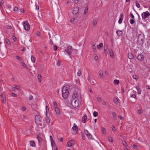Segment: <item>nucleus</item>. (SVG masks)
<instances>
[{"instance_id": "42", "label": "nucleus", "mask_w": 150, "mask_h": 150, "mask_svg": "<svg viewBox=\"0 0 150 150\" xmlns=\"http://www.w3.org/2000/svg\"><path fill=\"white\" fill-rule=\"evenodd\" d=\"M122 143L123 146H125L127 147V145L126 142L125 141H123L122 142Z\"/></svg>"}, {"instance_id": "34", "label": "nucleus", "mask_w": 150, "mask_h": 150, "mask_svg": "<svg viewBox=\"0 0 150 150\" xmlns=\"http://www.w3.org/2000/svg\"><path fill=\"white\" fill-rule=\"evenodd\" d=\"M94 59L95 60H96V61L97 60V59H98V56H97V54H94Z\"/></svg>"}, {"instance_id": "40", "label": "nucleus", "mask_w": 150, "mask_h": 150, "mask_svg": "<svg viewBox=\"0 0 150 150\" xmlns=\"http://www.w3.org/2000/svg\"><path fill=\"white\" fill-rule=\"evenodd\" d=\"M133 19L130 20V23L132 24H134V23L135 21Z\"/></svg>"}, {"instance_id": "51", "label": "nucleus", "mask_w": 150, "mask_h": 150, "mask_svg": "<svg viewBox=\"0 0 150 150\" xmlns=\"http://www.w3.org/2000/svg\"><path fill=\"white\" fill-rule=\"evenodd\" d=\"M54 51H56L57 50V46L56 45H54Z\"/></svg>"}, {"instance_id": "7", "label": "nucleus", "mask_w": 150, "mask_h": 150, "mask_svg": "<svg viewBox=\"0 0 150 150\" xmlns=\"http://www.w3.org/2000/svg\"><path fill=\"white\" fill-rule=\"evenodd\" d=\"M23 25L24 29L28 31L30 29V25L27 21H25L23 22Z\"/></svg>"}, {"instance_id": "21", "label": "nucleus", "mask_w": 150, "mask_h": 150, "mask_svg": "<svg viewBox=\"0 0 150 150\" xmlns=\"http://www.w3.org/2000/svg\"><path fill=\"white\" fill-rule=\"evenodd\" d=\"M30 146L32 147H34L35 146V143L34 141L32 140L30 141Z\"/></svg>"}, {"instance_id": "22", "label": "nucleus", "mask_w": 150, "mask_h": 150, "mask_svg": "<svg viewBox=\"0 0 150 150\" xmlns=\"http://www.w3.org/2000/svg\"><path fill=\"white\" fill-rule=\"evenodd\" d=\"M109 53L110 54V56L111 57H113L114 56L113 52L112 50H110Z\"/></svg>"}, {"instance_id": "52", "label": "nucleus", "mask_w": 150, "mask_h": 150, "mask_svg": "<svg viewBox=\"0 0 150 150\" xmlns=\"http://www.w3.org/2000/svg\"><path fill=\"white\" fill-rule=\"evenodd\" d=\"M18 9V8L17 7H15L13 9V10L14 11H17Z\"/></svg>"}, {"instance_id": "31", "label": "nucleus", "mask_w": 150, "mask_h": 150, "mask_svg": "<svg viewBox=\"0 0 150 150\" xmlns=\"http://www.w3.org/2000/svg\"><path fill=\"white\" fill-rule=\"evenodd\" d=\"M120 82L118 80L115 79L114 81V83L118 85L119 83Z\"/></svg>"}, {"instance_id": "13", "label": "nucleus", "mask_w": 150, "mask_h": 150, "mask_svg": "<svg viewBox=\"0 0 150 150\" xmlns=\"http://www.w3.org/2000/svg\"><path fill=\"white\" fill-rule=\"evenodd\" d=\"M74 142L73 140H70L67 143V145L68 147H70L72 146Z\"/></svg>"}, {"instance_id": "58", "label": "nucleus", "mask_w": 150, "mask_h": 150, "mask_svg": "<svg viewBox=\"0 0 150 150\" xmlns=\"http://www.w3.org/2000/svg\"><path fill=\"white\" fill-rule=\"evenodd\" d=\"M109 140L111 142H112L113 141V139L111 137H109L108 138Z\"/></svg>"}, {"instance_id": "20", "label": "nucleus", "mask_w": 150, "mask_h": 150, "mask_svg": "<svg viewBox=\"0 0 150 150\" xmlns=\"http://www.w3.org/2000/svg\"><path fill=\"white\" fill-rule=\"evenodd\" d=\"M88 135L86 136L87 138L89 140L92 139H93L92 135L90 133L88 134Z\"/></svg>"}, {"instance_id": "47", "label": "nucleus", "mask_w": 150, "mask_h": 150, "mask_svg": "<svg viewBox=\"0 0 150 150\" xmlns=\"http://www.w3.org/2000/svg\"><path fill=\"white\" fill-rule=\"evenodd\" d=\"M93 50L95 51L96 50V46L95 45H93Z\"/></svg>"}, {"instance_id": "55", "label": "nucleus", "mask_w": 150, "mask_h": 150, "mask_svg": "<svg viewBox=\"0 0 150 150\" xmlns=\"http://www.w3.org/2000/svg\"><path fill=\"white\" fill-rule=\"evenodd\" d=\"M11 94H12V96L13 97H16L17 96V94L15 93H11Z\"/></svg>"}, {"instance_id": "25", "label": "nucleus", "mask_w": 150, "mask_h": 150, "mask_svg": "<svg viewBox=\"0 0 150 150\" xmlns=\"http://www.w3.org/2000/svg\"><path fill=\"white\" fill-rule=\"evenodd\" d=\"M37 139H38L39 143H40L41 142L42 139L40 135H38L37 136Z\"/></svg>"}, {"instance_id": "16", "label": "nucleus", "mask_w": 150, "mask_h": 150, "mask_svg": "<svg viewBox=\"0 0 150 150\" xmlns=\"http://www.w3.org/2000/svg\"><path fill=\"white\" fill-rule=\"evenodd\" d=\"M116 33L118 36H121L122 35L123 32L121 30H117L116 31Z\"/></svg>"}, {"instance_id": "57", "label": "nucleus", "mask_w": 150, "mask_h": 150, "mask_svg": "<svg viewBox=\"0 0 150 150\" xmlns=\"http://www.w3.org/2000/svg\"><path fill=\"white\" fill-rule=\"evenodd\" d=\"M72 1L75 3L77 4L78 3L79 1L78 0H72Z\"/></svg>"}, {"instance_id": "56", "label": "nucleus", "mask_w": 150, "mask_h": 150, "mask_svg": "<svg viewBox=\"0 0 150 150\" xmlns=\"http://www.w3.org/2000/svg\"><path fill=\"white\" fill-rule=\"evenodd\" d=\"M102 131L103 134H105V129L104 128H103V127L102 128Z\"/></svg>"}, {"instance_id": "44", "label": "nucleus", "mask_w": 150, "mask_h": 150, "mask_svg": "<svg viewBox=\"0 0 150 150\" xmlns=\"http://www.w3.org/2000/svg\"><path fill=\"white\" fill-rule=\"evenodd\" d=\"M130 17L132 19H134V16L132 13H130Z\"/></svg>"}, {"instance_id": "35", "label": "nucleus", "mask_w": 150, "mask_h": 150, "mask_svg": "<svg viewBox=\"0 0 150 150\" xmlns=\"http://www.w3.org/2000/svg\"><path fill=\"white\" fill-rule=\"evenodd\" d=\"M21 64L22 66L26 68L27 67V66L26 65V64L24 62H22L21 63Z\"/></svg>"}, {"instance_id": "29", "label": "nucleus", "mask_w": 150, "mask_h": 150, "mask_svg": "<svg viewBox=\"0 0 150 150\" xmlns=\"http://www.w3.org/2000/svg\"><path fill=\"white\" fill-rule=\"evenodd\" d=\"M45 121H46V122L47 124H49L50 122V120L49 118L47 116L46 117V118H45Z\"/></svg>"}, {"instance_id": "54", "label": "nucleus", "mask_w": 150, "mask_h": 150, "mask_svg": "<svg viewBox=\"0 0 150 150\" xmlns=\"http://www.w3.org/2000/svg\"><path fill=\"white\" fill-rule=\"evenodd\" d=\"M37 35L38 36L40 37V32L37 31L36 33Z\"/></svg>"}, {"instance_id": "43", "label": "nucleus", "mask_w": 150, "mask_h": 150, "mask_svg": "<svg viewBox=\"0 0 150 150\" xmlns=\"http://www.w3.org/2000/svg\"><path fill=\"white\" fill-rule=\"evenodd\" d=\"M136 5L138 8H139L140 7V5L138 3L137 1L136 2Z\"/></svg>"}, {"instance_id": "19", "label": "nucleus", "mask_w": 150, "mask_h": 150, "mask_svg": "<svg viewBox=\"0 0 150 150\" xmlns=\"http://www.w3.org/2000/svg\"><path fill=\"white\" fill-rule=\"evenodd\" d=\"M99 76L101 78H103V72L100 70L98 72Z\"/></svg>"}, {"instance_id": "45", "label": "nucleus", "mask_w": 150, "mask_h": 150, "mask_svg": "<svg viewBox=\"0 0 150 150\" xmlns=\"http://www.w3.org/2000/svg\"><path fill=\"white\" fill-rule=\"evenodd\" d=\"M81 73L80 71H79L77 73V75L78 76H80L81 75Z\"/></svg>"}, {"instance_id": "6", "label": "nucleus", "mask_w": 150, "mask_h": 150, "mask_svg": "<svg viewBox=\"0 0 150 150\" xmlns=\"http://www.w3.org/2000/svg\"><path fill=\"white\" fill-rule=\"evenodd\" d=\"M72 47L71 46H69L67 47L65 51L68 54V55H70L72 51H73V50H76L75 49H72Z\"/></svg>"}, {"instance_id": "28", "label": "nucleus", "mask_w": 150, "mask_h": 150, "mask_svg": "<svg viewBox=\"0 0 150 150\" xmlns=\"http://www.w3.org/2000/svg\"><path fill=\"white\" fill-rule=\"evenodd\" d=\"M104 50L105 51V53L106 54V52H107L108 50V45H107L106 46V47H104Z\"/></svg>"}, {"instance_id": "11", "label": "nucleus", "mask_w": 150, "mask_h": 150, "mask_svg": "<svg viewBox=\"0 0 150 150\" xmlns=\"http://www.w3.org/2000/svg\"><path fill=\"white\" fill-rule=\"evenodd\" d=\"M137 58L139 61H142L144 58L143 55L142 54H139L137 57Z\"/></svg>"}, {"instance_id": "4", "label": "nucleus", "mask_w": 150, "mask_h": 150, "mask_svg": "<svg viewBox=\"0 0 150 150\" xmlns=\"http://www.w3.org/2000/svg\"><path fill=\"white\" fill-rule=\"evenodd\" d=\"M79 100L77 99H73L71 101L72 106L74 108L77 107L79 105Z\"/></svg>"}, {"instance_id": "15", "label": "nucleus", "mask_w": 150, "mask_h": 150, "mask_svg": "<svg viewBox=\"0 0 150 150\" xmlns=\"http://www.w3.org/2000/svg\"><path fill=\"white\" fill-rule=\"evenodd\" d=\"M26 118V116L23 115H21L18 117L19 119H22V120H23L25 119Z\"/></svg>"}, {"instance_id": "18", "label": "nucleus", "mask_w": 150, "mask_h": 150, "mask_svg": "<svg viewBox=\"0 0 150 150\" xmlns=\"http://www.w3.org/2000/svg\"><path fill=\"white\" fill-rule=\"evenodd\" d=\"M128 58L129 59H132L134 58L133 55L131 53H129L128 54Z\"/></svg>"}, {"instance_id": "3", "label": "nucleus", "mask_w": 150, "mask_h": 150, "mask_svg": "<svg viewBox=\"0 0 150 150\" xmlns=\"http://www.w3.org/2000/svg\"><path fill=\"white\" fill-rule=\"evenodd\" d=\"M144 35L143 34H140L138 35V42L140 45H142L144 42Z\"/></svg>"}, {"instance_id": "33", "label": "nucleus", "mask_w": 150, "mask_h": 150, "mask_svg": "<svg viewBox=\"0 0 150 150\" xmlns=\"http://www.w3.org/2000/svg\"><path fill=\"white\" fill-rule=\"evenodd\" d=\"M20 88V86L18 85H16L15 87H13L12 88H14V89H18Z\"/></svg>"}, {"instance_id": "23", "label": "nucleus", "mask_w": 150, "mask_h": 150, "mask_svg": "<svg viewBox=\"0 0 150 150\" xmlns=\"http://www.w3.org/2000/svg\"><path fill=\"white\" fill-rule=\"evenodd\" d=\"M31 59L32 62L34 63L35 62L36 60V58L35 57H34L33 56H32L31 57Z\"/></svg>"}, {"instance_id": "10", "label": "nucleus", "mask_w": 150, "mask_h": 150, "mask_svg": "<svg viewBox=\"0 0 150 150\" xmlns=\"http://www.w3.org/2000/svg\"><path fill=\"white\" fill-rule=\"evenodd\" d=\"M79 8L77 6L75 7L72 10V13L74 14H76L79 11Z\"/></svg>"}, {"instance_id": "2", "label": "nucleus", "mask_w": 150, "mask_h": 150, "mask_svg": "<svg viewBox=\"0 0 150 150\" xmlns=\"http://www.w3.org/2000/svg\"><path fill=\"white\" fill-rule=\"evenodd\" d=\"M73 99H77L78 100H81V95L80 90L78 89H75L73 91L72 96Z\"/></svg>"}, {"instance_id": "1", "label": "nucleus", "mask_w": 150, "mask_h": 150, "mask_svg": "<svg viewBox=\"0 0 150 150\" xmlns=\"http://www.w3.org/2000/svg\"><path fill=\"white\" fill-rule=\"evenodd\" d=\"M69 86L68 85H66L63 88L62 94V97L64 99L67 98L69 94Z\"/></svg>"}, {"instance_id": "46", "label": "nucleus", "mask_w": 150, "mask_h": 150, "mask_svg": "<svg viewBox=\"0 0 150 150\" xmlns=\"http://www.w3.org/2000/svg\"><path fill=\"white\" fill-rule=\"evenodd\" d=\"M4 98L2 99V102L4 103H6V98L4 97Z\"/></svg>"}, {"instance_id": "53", "label": "nucleus", "mask_w": 150, "mask_h": 150, "mask_svg": "<svg viewBox=\"0 0 150 150\" xmlns=\"http://www.w3.org/2000/svg\"><path fill=\"white\" fill-rule=\"evenodd\" d=\"M4 1L3 0H0V6H2L3 4Z\"/></svg>"}, {"instance_id": "39", "label": "nucleus", "mask_w": 150, "mask_h": 150, "mask_svg": "<svg viewBox=\"0 0 150 150\" xmlns=\"http://www.w3.org/2000/svg\"><path fill=\"white\" fill-rule=\"evenodd\" d=\"M113 100L115 103L116 104H117L118 103V101L117 99V98H114L113 99Z\"/></svg>"}, {"instance_id": "9", "label": "nucleus", "mask_w": 150, "mask_h": 150, "mask_svg": "<svg viewBox=\"0 0 150 150\" xmlns=\"http://www.w3.org/2000/svg\"><path fill=\"white\" fill-rule=\"evenodd\" d=\"M150 15V13L148 11L143 12L142 14V18L143 19H146Z\"/></svg>"}, {"instance_id": "61", "label": "nucleus", "mask_w": 150, "mask_h": 150, "mask_svg": "<svg viewBox=\"0 0 150 150\" xmlns=\"http://www.w3.org/2000/svg\"><path fill=\"white\" fill-rule=\"evenodd\" d=\"M131 97L132 98H136V96L135 95L133 94L132 95Z\"/></svg>"}, {"instance_id": "50", "label": "nucleus", "mask_w": 150, "mask_h": 150, "mask_svg": "<svg viewBox=\"0 0 150 150\" xmlns=\"http://www.w3.org/2000/svg\"><path fill=\"white\" fill-rule=\"evenodd\" d=\"M53 104L54 107H55V108L56 107H57V103L56 102L54 101L53 102Z\"/></svg>"}, {"instance_id": "14", "label": "nucleus", "mask_w": 150, "mask_h": 150, "mask_svg": "<svg viewBox=\"0 0 150 150\" xmlns=\"http://www.w3.org/2000/svg\"><path fill=\"white\" fill-rule=\"evenodd\" d=\"M87 116L86 115H84L82 117V122L83 123H85L86 122V120L87 119Z\"/></svg>"}, {"instance_id": "59", "label": "nucleus", "mask_w": 150, "mask_h": 150, "mask_svg": "<svg viewBox=\"0 0 150 150\" xmlns=\"http://www.w3.org/2000/svg\"><path fill=\"white\" fill-rule=\"evenodd\" d=\"M38 79H41V75L40 74H38Z\"/></svg>"}, {"instance_id": "17", "label": "nucleus", "mask_w": 150, "mask_h": 150, "mask_svg": "<svg viewBox=\"0 0 150 150\" xmlns=\"http://www.w3.org/2000/svg\"><path fill=\"white\" fill-rule=\"evenodd\" d=\"M55 112L57 115H59L60 114V110L58 107H56L55 108Z\"/></svg>"}, {"instance_id": "48", "label": "nucleus", "mask_w": 150, "mask_h": 150, "mask_svg": "<svg viewBox=\"0 0 150 150\" xmlns=\"http://www.w3.org/2000/svg\"><path fill=\"white\" fill-rule=\"evenodd\" d=\"M97 100L98 101L100 102V101L101 100V98L100 97L98 96L97 97Z\"/></svg>"}, {"instance_id": "41", "label": "nucleus", "mask_w": 150, "mask_h": 150, "mask_svg": "<svg viewBox=\"0 0 150 150\" xmlns=\"http://www.w3.org/2000/svg\"><path fill=\"white\" fill-rule=\"evenodd\" d=\"M132 77L133 78L135 79H137L138 78V76L137 75H133Z\"/></svg>"}, {"instance_id": "26", "label": "nucleus", "mask_w": 150, "mask_h": 150, "mask_svg": "<svg viewBox=\"0 0 150 150\" xmlns=\"http://www.w3.org/2000/svg\"><path fill=\"white\" fill-rule=\"evenodd\" d=\"M103 46V44L102 43H100L97 46V48L98 49H99L100 48L102 47Z\"/></svg>"}, {"instance_id": "37", "label": "nucleus", "mask_w": 150, "mask_h": 150, "mask_svg": "<svg viewBox=\"0 0 150 150\" xmlns=\"http://www.w3.org/2000/svg\"><path fill=\"white\" fill-rule=\"evenodd\" d=\"M6 42L8 45H10L11 43L10 41L8 39H6Z\"/></svg>"}, {"instance_id": "24", "label": "nucleus", "mask_w": 150, "mask_h": 150, "mask_svg": "<svg viewBox=\"0 0 150 150\" xmlns=\"http://www.w3.org/2000/svg\"><path fill=\"white\" fill-rule=\"evenodd\" d=\"M97 20L96 19H94L93 20V25L95 26L97 24Z\"/></svg>"}, {"instance_id": "12", "label": "nucleus", "mask_w": 150, "mask_h": 150, "mask_svg": "<svg viewBox=\"0 0 150 150\" xmlns=\"http://www.w3.org/2000/svg\"><path fill=\"white\" fill-rule=\"evenodd\" d=\"M120 18L118 21V23L119 24H121L122 23L124 17L123 14L122 13L120 14Z\"/></svg>"}, {"instance_id": "62", "label": "nucleus", "mask_w": 150, "mask_h": 150, "mask_svg": "<svg viewBox=\"0 0 150 150\" xmlns=\"http://www.w3.org/2000/svg\"><path fill=\"white\" fill-rule=\"evenodd\" d=\"M33 96H32L30 95L29 96V100H31L32 99H33Z\"/></svg>"}, {"instance_id": "30", "label": "nucleus", "mask_w": 150, "mask_h": 150, "mask_svg": "<svg viewBox=\"0 0 150 150\" xmlns=\"http://www.w3.org/2000/svg\"><path fill=\"white\" fill-rule=\"evenodd\" d=\"M136 88L137 90L138 93L139 94H140L141 93V89L138 87H137Z\"/></svg>"}, {"instance_id": "27", "label": "nucleus", "mask_w": 150, "mask_h": 150, "mask_svg": "<svg viewBox=\"0 0 150 150\" xmlns=\"http://www.w3.org/2000/svg\"><path fill=\"white\" fill-rule=\"evenodd\" d=\"M112 115L113 118L114 119H116L117 115L115 112H113L112 113Z\"/></svg>"}, {"instance_id": "63", "label": "nucleus", "mask_w": 150, "mask_h": 150, "mask_svg": "<svg viewBox=\"0 0 150 150\" xmlns=\"http://www.w3.org/2000/svg\"><path fill=\"white\" fill-rule=\"evenodd\" d=\"M133 148L135 149H137V146L135 144H133Z\"/></svg>"}, {"instance_id": "5", "label": "nucleus", "mask_w": 150, "mask_h": 150, "mask_svg": "<svg viewBox=\"0 0 150 150\" xmlns=\"http://www.w3.org/2000/svg\"><path fill=\"white\" fill-rule=\"evenodd\" d=\"M41 118L39 115H36L35 116V121L37 124H40L41 121Z\"/></svg>"}, {"instance_id": "60", "label": "nucleus", "mask_w": 150, "mask_h": 150, "mask_svg": "<svg viewBox=\"0 0 150 150\" xmlns=\"http://www.w3.org/2000/svg\"><path fill=\"white\" fill-rule=\"evenodd\" d=\"M26 108L25 107H21V110L23 111H24L25 110Z\"/></svg>"}, {"instance_id": "32", "label": "nucleus", "mask_w": 150, "mask_h": 150, "mask_svg": "<svg viewBox=\"0 0 150 150\" xmlns=\"http://www.w3.org/2000/svg\"><path fill=\"white\" fill-rule=\"evenodd\" d=\"M98 115V113L96 111H94L93 112V116L96 117Z\"/></svg>"}, {"instance_id": "64", "label": "nucleus", "mask_w": 150, "mask_h": 150, "mask_svg": "<svg viewBox=\"0 0 150 150\" xmlns=\"http://www.w3.org/2000/svg\"><path fill=\"white\" fill-rule=\"evenodd\" d=\"M146 88H147V89H150V86H149V85H147L146 86Z\"/></svg>"}, {"instance_id": "38", "label": "nucleus", "mask_w": 150, "mask_h": 150, "mask_svg": "<svg viewBox=\"0 0 150 150\" xmlns=\"http://www.w3.org/2000/svg\"><path fill=\"white\" fill-rule=\"evenodd\" d=\"M84 131L86 135V136L88 135V134H89V133H90L87 130H84Z\"/></svg>"}, {"instance_id": "49", "label": "nucleus", "mask_w": 150, "mask_h": 150, "mask_svg": "<svg viewBox=\"0 0 150 150\" xmlns=\"http://www.w3.org/2000/svg\"><path fill=\"white\" fill-rule=\"evenodd\" d=\"M16 58L17 59H18L20 61V60H22L21 58L20 57L18 56H16Z\"/></svg>"}, {"instance_id": "8", "label": "nucleus", "mask_w": 150, "mask_h": 150, "mask_svg": "<svg viewBox=\"0 0 150 150\" xmlns=\"http://www.w3.org/2000/svg\"><path fill=\"white\" fill-rule=\"evenodd\" d=\"M74 126L72 128L71 133L75 135L78 132V128L77 127L76 125L75 124H74Z\"/></svg>"}, {"instance_id": "36", "label": "nucleus", "mask_w": 150, "mask_h": 150, "mask_svg": "<svg viewBox=\"0 0 150 150\" xmlns=\"http://www.w3.org/2000/svg\"><path fill=\"white\" fill-rule=\"evenodd\" d=\"M6 28L7 29H12V27L11 26L9 25H7L6 26Z\"/></svg>"}]
</instances>
